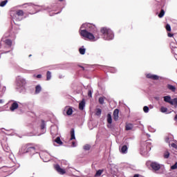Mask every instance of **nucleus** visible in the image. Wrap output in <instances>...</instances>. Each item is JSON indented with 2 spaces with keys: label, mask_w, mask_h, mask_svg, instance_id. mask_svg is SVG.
Instances as JSON below:
<instances>
[{
  "label": "nucleus",
  "mask_w": 177,
  "mask_h": 177,
  "mask_svg": "<svg viewBox=\"0 0 177 177\" xmlns=\"http://www.w3.org/2000/svg\"><path fill=\"white\" fill-rule=\"evenodd\" d=\"M41 91H42V88L41 87V86L37 85L35 87V93H39V92H41Z\"/></svg>",
  "instance_id": "obj_25"
},
{
  "label": "nucleus",
  "mask_w": 177,
  "mask_h": 177,
  "mask_svg": "<svg viewBox=\"0 0 177 177\" xmlns=\"http://www.w3.org/2000/svg\"><path fill=\"white\" fill-rule=\"evenodd\" d=\"M167 35L169 38H172V37H174V34L169 32L167 34Z\"/></svg>",
  "instance_id": "obj_43"
},
{
  "label": "nucleus",
  "mask_w": 177,
  "mask_h": 177,
  "mask_svg": "<svg viewBox=\"0 0 177 177\" xmlns=\"http://www.w3.org/2000/svg\"><path fill=\"white\" fill-rule=\"evenodd\" d=\"M119 111H114L113 112V120L115 121H118V118H119V116H118V114H119Z\"/></svg>",
  "instance_id": "obj_22"
},
{
  "label": "nucleus",
  "mask_w": 177,
  "mask_h": 177,
  "mask_svg": "<svg viewBox=\"0 0 177 177\" xmlns=\"http://www.w3.org/2000/svg\"><path fill=\"white\" fill-rule=\"evenodd\" d=\"M84 107H85V100L83 99L79 104V110L82 111V110H84Z\"/></svg>",
  "instance_id": "obj_16"
},
{
  "label": "nucleus",
  "mask_w": 177,
  "mask_h": 177,
  "mask_svg": "<svg viewBox=\"0 0 177 177\" xmlns=\"http://www.w3.org/2000/svg\"><path fill=\"white\" fill-rule=\"evenodd\" d=\"M36 77H37V78H42V75L39 74Z\"/></svg>",
  "instance_id": "obj_47"
},
{
  "label": "nucleus",
  "mask_w": 177,
  "mask_h": 177,
  "mask_svg": "<svg viewBox=\"0 0 177 177\" xmlns=\"http://www.w3.org/2000/svg\"><path fill=\"white\" fill-rule=\"evenodd\" d=\"M84 150L88 151V150H91V145H85L83 147Z\"/></svg>",
  "instance_id": "obj_31"
},
{
  "label": "nucleus",
  "mask_w": 177,
  "mask_h": 177,
  "mask_svg": "<svg viewBox=\"0 0 177 177\" xmlns=\"http://www.w3.org/2000/svg\"><path fill=\"white\" fill-rule=\"evenodd\" d=\"M167 88L169 89V91H171V92H175L176 91V87L171 84H167Z\"/></svg>",
  "instance_id": "obj_21"
},
{
  "label": "nucleus",
  "mask_w": 177,
  "mask_h": 177,
  "mask_svg": "<svg viewBox=\"0 0 177 177\" xmlns=\"http://www.w3.org/2000/svg\"><path fill=\"white\" fill-rule=\"evenodd\" d=\"M17 109H19V104L17 102H14L10 107V110H11V111H15Z\"/></svg>",
  "instance_id": "obj_14"
},
{
  "label": "nucleus",
  "mask_w": 177,
  "mask_h": 177,
  "mask_svg": "<svg viewBox=\"0 0 177 177\" xmlns=\"http://www.w3.org/2000/svg\"><path fill=\"white\" fill-rule=\"evenodd\" d=\"M15 15L19 17L24 16V11L23 10H18L15 12Z\"/></svg>",
  "instance_id": "obj_18"
},
{
  "label": "nucleus",
  "mask_w": 177,
  "mask_h": 177,
  "mask_svg": "<svg viewBox=\"0 0 177 177\" xmlns=\"http://www.w3.org/2000/svg\"><path fill=\"white\" fill-rule=\"evenodd\" d=\"M6 3H8V0L2 1L0 2V6H1V8H3V6L6 5Z\"/></svg>",
  "instance_id": "obj_28"
},
{
  "label": "nucleus",
  "mask_w": 177,
  "mask_h": 177,
  "mask_svg": "<svg viewBox=\"0 0 177 177\" xmlns=\"http://www.w3.org/2000/svg\"><path fill=\"white\" fill-rule=\"evenodd\" d=\"M64 111H73V108L71 106H66Z\"/></svg>",
  "instance_id": "obj_33"
},
{
  "label": "nucleus",
  "mask_w": 177,
  "mask_h": 177,
  "mask_svg": "<svg viewBox=\"0 0 177 177\" xmlns=\"http://www.w3.org/2000/svg\"><path fill=\"white\" fill-rule=\"evenodd\" d=\"M72 146H73V147H77V144L75 143V142H72Z\"/></svg>",
  "instance_id": "obj_44"
},
{
  "label": "nucleus",
  "mask_w": 177,
  "mask_h": 177,
  "mask_svg": "<svg viewBox=\"0 0 177 177\" xmlns=\"http://www.w3.org/2000/svg\"><path fill=\"white\" fill-rule=\"evenodd\" d=\"M100 32L104 39L106 41H110V39H113V38H114V33L113 32V30L109 28H101Z\"/></svg>",
  "instance_id": "obj_2"
},
{
  "label": "nucleus",
  "mask_w": 177,
  "mask_h": 177,
  "mask_svg": "<svg viewBox=\"0 0 177 177\" xmlns=\"http://www.w3.org/2000/svg\"><path fill=\"white\" fill-rule=\"evenodd\" d=\"M73 115V111L64 112V115Z\"/></svg>",
  "instance_id": "obj_34"
},
{
  "label": "nucleus",
  "mask_w": 177,
  "mask_h": 177,
  "mask_svg": "<svg viewBox=\"0 0 177 177\" xmlns=\"http://www.w3.org/2000/svg\"><path fill=\"white\" fill-rule=\"evenodd\" d=\"M114 111H120V110L118 109H115Z\"/></svg>",
  "instance_id": "obj_52"
},
{
  "label": "nucleus",
  "mask_w": 177,
  "mask_h": 177,
  "mask_svg": "<svg viewBox=\"0 0 177 177\" xmlns=\"http://www.w3.org/2000/svg\"><path fill=\"white\" fill-rule=\"evenodd\" d=\"M59 2H63V0H59Z\"/></svg>",
  "instance_id": "obj_55"
},
{
  "label": "nucleus",
  "mask_w": 177,
  "mask_h": 177,
  "mask_svg": "<svg viewBox=\"0 0 177 177\" xmlns=\"http://www.w3.org/2000/svg\"><path fill=\"white\" fill-rule=\"evenodd\" d=\"M146 77L149 80H153V81H158V80H160V77H158V75H153L151 73L147 74Z\"/></svg>",
  "instance_id": "obj_11"
},
{
  "label": "nucleus",
  "mask_w": 177,
  "mask_h": 177,
  "mask_svg": "<svg viewBox=\"0 0 177 177\" xmlns=\"http://www.w3.org/2000/svg\"><path fill=\"white\" fill-rule=\"evenodd\" d=\"M98 111H102V110H100V109H98Z\"/></svg>",
  "instance_id": "obj_56"
},
{
  "label": "nucleus",
  "mask_w": 177,
  "mask_h": 177,
  "mask_svg": "<svg viewBox=\"0 0 177 177\" xmlns=\"http://www.w3.org/2000/svg\"><path fill=\"white\" fill-rule=\"evenodd\" d=\"M172 106H177V97L173 99Z\"/></svg>",
  "instance_id": "obj_37"
},
{
  "label": "nucleus",
  "mask_w": 177,
  "mask_h": 177,
  "mask_svg": "<svg viewBox=\"0 0 177 177\" xmlns=\"http://www.w3.org/2000/svg\"><path fill=\"white\" fill-rule=\"evenodd\" d=\"M40 158L43 160L44 162H48L49 161V158L50 157V155L49 153L45 151H41L39 154Z\"/></svg>",
  "instance_id": "obj_5"
},
{
  "label": "nucleus",
  "mask_w": 177,
  "mask_h": 177,
  "mask_svg": "<svg viewBox=\"0 0 177 177\" xmlns=\"http://www.w3.org/2000/svg\"><path fill=\"white\" fill-rule=\"evenodd\" d=\"M164 158H169V152L168 151L164 153Z\"/></svg>",
  "instance_id": "obj_32"
},
{
  "label": "nucleus",
  "mask_w": 177,
  "mask_h": 177,
  "mask_svg": "<svg viewBox=\"0 0 177 177\" xmlns=\"http://www.w3.org/2000/svg\"><path fill=\"white\" fill-rule=\"evenodd\" d=\"M40 129L41 133L40 134H38V136H40V135H44V133L46 132V122H45L44 120L41 121Z\"/></svg>",
  "instance_id": "obj_7"
},
{
  "label": "nucleus",
  "mask_w": 177,
  "mask_h": 177,
  "mask_svg": "<svg viewBox=\"0 0 177 177\" xmlns=\"http://www.w3.org/2000/svg\"><path fill=\"white\" fill-rule=\"evenodd\" d=\"M87 27L89 28V31L91 32H89L86 30H82L80 31V35L82 37H84V38H86L87 39H89V41H95V35H96L97 32V28L96 26L91 24H88Z\"/></svg>",
  "instance_id": "obj_1"
},
{
  "label": "nucleus",
  "mask_w": 177,
  "mask_h": 177,
  "mask_svg": "<svg viewBox=\"0 0 177 177\" xmlns=\"http://www.w3.org/2000/svg\"><path fill=\"white\" fill-rule=\"evenodd\" d=\"M24 148H25V150L24 153H28L30 156H34V154H37L35 147H32L30 145H28L24 147Z\"/></svg>",
  "instance_id": "obj_4"
},
{
  "label": "nucleus",
  "mask_w": 177,
  "mask_h": 177,
  "mask_svg": "<svg viewBox=\"0 0 177 177\" xmlns=\"http://www.w3.org/2000/svg\"><path fill=\"white\" fill-rule=\"evenodd\" d=\"M5 42L6 45H8V46H12V40L8 39H6Z\"/></svg>",
  "instance_id": "obj_29"
},
{
  "label": "nucleus",
  "mask_w": 177,
  "mask_h": 177,
  "mask_svg": "<svg viewBox=\"0 0 177 177\" xmlns=\"http://www.w3.org/2000/svg\"><path fill=\"white\" fill-rule=\"evenodd\" d=\"M165 142H166V143H169V137L165 138Z\"/></svg>",
  "instance_id": "obj_42"
},
{
  "label": "nucleus",
  "mask_w": 177,
  "mask_h": 177,
  "mask_svg": "<svg viewBox=\"0 0 177 177\" xmlns=\"http://www.w3.org/2000/svg\"><path fill=\"white\" fill-rule=\"evenodd\" d=\"M52 78V73L50 71H47L46 73V81H49Z\"/></svg>",
  "instance_id": "obj_24"
},
{
  "label": "nucleus",
  "mask_w": 177,
  "mask_h": 177,
  "mask_svg": "<svg viewBox=\"0 0 177 177\" xmlns=\"http://www.w3.org/2000/svg\"><path fill=\"white\" fill-rule=\"evenodd\" d=\"M143 111H149V106H144Z\"/></svg>",
  "instance_id": "obj_41"
},
{
  "label": "nucleus",
  "mask_w": 177,
  "mask_h": 177,
  "mask_svg": "<svg viewBox=\"0 0 177 177\" xmlns=\"http://www.w3.org/2000/svg\"><path fill=\"white\" fill-rule=\"evenodd\" d=\"M79 67H80L81 68H82V70H85V68H84V66H79Z\"/></svg>",
  "instance_id": "obj_48"
},
{
  "label": "nucleus",
  "mask_w": 177,
  "mask_h": 177,
  "mask_svg": "<svg viewBox=\"0 0 177 177\" xmlns=\"http://www.w3.org/2000/svg\"><path fill=\"white\" fill-rule=\"evenodd\" d=\"M58 132H59V127H57V126L54 125L51 127L50 133L53 136L57 135Z\"/></svg>",
  "instance_id": "obj_9"
},
{
  "label": "nucleus",
  "mask_w": 177,
  "mask_h": 177,
  "mask_svg": "<svg viewBox=\"0 0 177 177\" xmlns=\"http://www.w3.org/2000/svg\"><path fill=\"white\" fill-rule=\"evenodd\" d=\"M133 177H139L138 174H135Z\"/></svg>",
  "instance_id": "obj_53"
},
{
  "label": "nucleus",
  "mask_w": 177,
  "mask_h": 177,
  "mask_svg": "<svg viewBox=\"0 0 177 177\" xmlns=\"http://www.w3.org/2000/svg\"><path fill=\"white\" fill-rule=\"evenodd\" d=\"M55 168L56 171L58 172V174H59L60 175H64V174H66V169H62V167H60V165H56L55 166Z\"/></svg>",
  "instance_id": "obj_10"
},
{
  "label": "nucleus",
  "mask_w": 177,
  "mask_h": 177,
  "mask_svg": "<svg viewBox=\"0 0 177 177\" xmlns=\"http://www.w3.org/2000/svg\"><path fill=\"white\" fill-rule=\"evenodd\" d=\"M133 129V124L131 123L126 124V131H131Z\"/></svg>",
  "instance_id": "obj_19"
},
{
  "label": "nucleus",
  "mask_w": 177,
  "mask_h": 177,
  "mask_svg": "<svg viewBox=\"0 0 177 177\" xmlns=\"http://www.w3.org/2000/svg\"><path fill=\"white\" fill-rule=\"evenodd\" d=\"M171 147H173V149H176V150H177V145L175 143H172L171 144Z\"/></svg>",
  "instance_id": "obj_39"
},
{
  "label": "nucleus",
  "mask_w": 177,
  "mask_h": 177,
  "mask_svg": "<svg viewBox=\"0 0 177 177\" xmlns=\"http://www.w3.org/2000/svg\"><path fill=\"white\" fill-rule=\"evenodd\" d=\"M104 170L103 169H99L96 171L95 174V177H99L100 176L103 172H104Z\"/></svg>",
  "instance_id": "obj_23"
},
{
  "label": "nucleus",
  "mask_w": 177,
  "mask_h": 177,
  "mask_svg": "<svg viewBox=\"0 0 177 177\" xmlns=\"http://www.w3.org/2000/svg\"><path fill=\"white\" fill-rule=\"evenodd\" d=\"M100 114H102V111H97L95 113L96 115H100Z\"/></svg>",
  "instance_id": "obj_46"
},
{
  "label": "nucleus",
  "mask_w": 177,
  "mask_h": 177,
  "mask_svg": "<svg viewBox=\"0 0 177 177\" xmlns=\"http://www.w3.org/2000/svg\"><path fill=\"white\" fill-rule=\"evenodd\" d=\"M66 172L69 175H73V176H75V175H78V174L80 173V171L72 167H68V169H66Z\"/></svg>",
  "instance_id": "obj_8"
},
{
  "label": "nucleus",
  "mask_w": 177,
  "mask_h": 177,
  "mask_svg": "<svg viewBox=\"0 0 177 177\" xmlns=\"http://www.w3.org/2000/svg\"><path fill=\"white\" fill-rule=\"evenodd\" d=\"M150 150H151V142L147 141L141 145L140 154H142V156H147Z\"/></svg>",
  "instance_id": "obj_3"
},
{
  "label": "nucleus",
  "mask_w": 177,
  "mask_h": 177,
  "mask_svg": "<svg viewBox=\"0 0 177 177\" xmlns=\"http://www.w3.org/2000/svg\"><path fill=\"white\" fill-rule=\"evenodd\" d=\"M74 139H75V131L74 130V129H71L70 140H73Z\"/></svg>",
  "instance_id": "obj_17"
},
{
  "label": "nucleus",
  "mask_w": 177,
  "mask_h": 177,
  "mask_svg": "<svg viewBox=\"0 0 177 177\" xmlns=\"http://www.w3.org/2000/svg\"><path fill=\"white\" fill-rule=\"evenodd\" d=\"M165 28H166L167 31L171 32V25H169V24H167L166 25Z\"/></svg>",
  "instance_id": "obj_36"
},
{
  "label": "nucleus",
  "mask_w": 177,
  "mask_h": 177,
  "mask_svg": "<svg viewBox=\"0 0 177 177\" xmlns=\"http://www.w3.org/2000/svg\"><path fill=\"white\" fill-rule=\"evenodd\" d=\"M148 130L149 132H156V129L151 127V126L148 127Z\"/></svg>",
  "instance_id": "obj_35"
},
{
  "label": "nucleus",
  "mask_w": 177,
  "mask_h": 177,
  "mask_svg": "<svg viewBox=\"0 0 177 177\" xmlns=\"http://www.w3.org/2000/svg\"><path fill=\"white\" fill-rule=\"evenodd\" d=\"M106 121L108 122V128H111V124L113 122V118H111V113H109L106 117Z\"/></svg>",
  "instance_id": "obj_12"
},
{
  "label": "nucleus",
  "mask_w": 177,
  "mask_h": 177,
  "mask_svg": "<svg viewBox=\"0 0 177 177\" xmlns=\"http://www.w3.org/2000/svg\"><path fill=\"white\" fill-rule=\"evenodd\" d=\"M161 111H167V108H165V107H162V108H161Z\"/></svg>",
  "instance_id": "obj_45"
},
{
  "label": "nucleus",
  "mask_w": 177,
  "mask_h": 177,
  "mask_svg": "<svg viewBox=\"0 0 177 177\" xmlns=\"http://www.w3.org/2000/svg\"><path fill=\"white\" fill-rule=\"evenodd\" d=\"M171 169H177V162L171 167Z\"/></svg>",
  "instance_id": "obj_38"
},
{
  "label": "nucleus",
  "mask_w": 177,
  "mask_h": 177,
  "mask_svg": "<svg viewBox=\"0 0 177 177\" xmlns=\"http://www.w3.org/2000/svg\"><path fill=\"white\" fill-rule=\"evenodd\" d=\"M86 50L85 48H80L79 49V52H80V55H85Z\"/></svg>",
  "instance_id": "obj_30"
},
{
  "label": "nucleus",
  "mask_w": 177,
  "mask_h": 177,
  "mask_svg": "<svg viewBox=\"0 0 177 177\" xmlns=\"http://www.w3.org/2000/svg\"><path fill=\"white\" fill-rule=\"evenodd\" d=\"M165 15V11L163 9H162V10H160L159 15H158V17H159L160 19H162V17H164V15Z\"/></svg>",
  "instance_id": "obj_26"
},
{
  "label": "nucleus",
  "mask_w": 177,
  "mask_h": 177,
  "mask_svg": "<svg viewBox=\"0 0 177 177\" xmlns=\"http://www.w3.org/2000/svg\"><path fill=\"white\" fill-rule=\"evenodd\" d=\"M3 103V100H0V104H2Z\"/></svg>",
  "instance_id": "obj_49"
},
{
  "label": "nucleus",
  "mask_w": 177,
  "mask_h": 177,
  "mask_svg": "<svg viewBox=\"0 0 177 177\" xmlns=\"http://www.w3.org/2000/svg\"><path fill=\"white\" fill-rule=\"evenodd\" d=\"M119 150L122 154H127V153H128V147L123 145L122 147H120Z\"/></svg>",
  "instance_id": "obj_13"
},
{
  "label": "nucleus",
  "mask_w": 177,
  "mask_h": 177,
  "mask_svg": "<svg viewBox=\"0 0 177 177\" xmlns=\"http://www.w3.org/2000/svg\"><path fill=\"white\" fill-rule=\"evenodd\" d=\"M55 142L56 143H57V145H62V144H63V142H62V140H60V137H57V138L55 139Z\"/></svg>",
  "instance_id": "obj_27"
},
{
  "label": "nucleus",
  "mask_w": 177,
  "mask_h": 177,
  "mask_svg": "<svg viewBox=\"0 0 177 177\" xmlns=\"http://www.w3.org/2000/svg\"><path fill=\"white\" fill-rule=\"evenodd\" d=\"M164 113H166V114H169V113H171V112H164Z\"/></svg>",
  "instance_id": "obj_54"
},
{
  "label": "nucleus",
  "mask_w": 177,
  "mask_h": 177,
  "mask_svg": "<svg viewBox=\"0 0 177 177\" xmlns=\"http://www.w3.org/2000/svg\"><path fill=\"white\" fill-rule=\"evenodd\" d=\"M104 100H106V97H100L98 99V103H100V104H104Z\"/></svg>",
  "instance_id": "obj_20"
},
{
  "label": "nucleus",
  "mask_w": 177,
  "mask_h": 177,
  "mask_svg": "<svg viewBox=\"0 0 177 177\" xmlns=\"http://www.w3.org/2000/svg\"><path fill=\"white\" fill-rule=\"evenodd\" d=\"M147 164H150V166L153 171H158L161 168V165L157 162H147Z\"/></svg>",
  "instance_id": "obj_6"
},
{
  "label": "nucleus",
  "mask_w": 177,
  "mask_h": 177,
  "mask_svg": "<svg viewBox=\"0 0 177 177\" xmlns=\"http://www.w3.org/2000/svg\"><path fill=\"white\" fill-rule=\"evenodd\" d=\"M146 135H147V138H150V134L147 133Z\"/></svg>",
  "instance_id": "obj_51"
},
{
  "label": "nucleus",
  "mask_w": 177,
  "mask_h": 177,
  "mask_svg": "<svg viewBox=\"0 0 177 177\" xmlns=\"http://www.w3.org/2000/svg\"><path fill=\"white\" fill-rule=\"evenodd\" d=\"M88 97H92V91H91V90L88 91Z\"/></svg>",
  "instance_id": "obj_40"
},
{
  "label": "nucleus",
  "mask_w": 177,
  "mask_h": 177,
  "mask_svg": "<svg viewBox=\"0 0 177 177\" xmlns=\"http://www.w3.org/2000/svg\"><path fill=\"white\" fill-rule=\"evenodd\" d=\"M164 100L165 102H166V103H169L170 104H172L173 102H174V99L171 98V96H165L164 97Z\"/></svg>",
  "instance_id": "obj_15"
},
{
  "label": "nucleus",
  "mask_w": 177,
  "mask_h": 177,
  "mask_svg": "<svg viewBox=\"0 0 177 177\" xmlns=\"http://www.w3.org/2000/svg\"><path fill=\"white\" fill-rule=\"evenodd\" d=\"M174 121H177V114L176 115V116L174 118Z\"/></svg>",
  "instance_id": "obj_50"
}]
</instances>
